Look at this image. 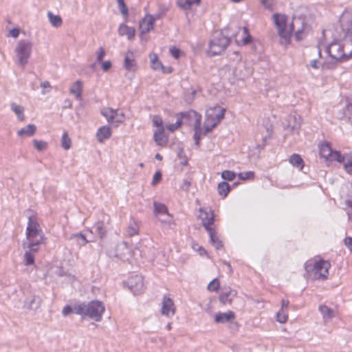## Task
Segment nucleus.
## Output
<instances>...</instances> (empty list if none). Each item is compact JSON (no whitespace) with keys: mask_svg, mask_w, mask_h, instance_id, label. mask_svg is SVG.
<instances>
[{"mask_svg":"<svg viewBox=\"0 0 352 352\" xmlns=\"http://www.w3.org/2000/svg\"><path fill=\"white\" fill-rule=\"evenodd\" d=\"M105 310L103 303L99 300H92L87 303L79 302L74 305V312L83 318L87 316L96 322L102 320Z\"/></svg>","mask_w":352,"mask_h":352,"instance_id":"1","label":"nucleus"},{"mask_svg":"<svg viewBox=\"0 0 352 352\" xmlns=\"http://www.w3.org/2000/svg\"><path fill=\"white\" fill-rule=\"evenodd\" d=\"M330 266L329 262L322 259L318 261H307L304 265L305 270V277L314 280L327 279Z\"/></svg>","mask_w":352,"mask_h":352,"instance_id":"2","label":"nucleus"},{"mask_svg":"<svg viewBox=\"0 0 352 352\" xmlns=\"http://www.w3.org/2000/svg\"><path fill=\"white\" fill-rule=\"evenodd\" d=\"M272 18L280 37V44L285 46L287 45L291 41V31H287V16L275 13L273 14Z\"/></svg>","mask_w":352,"mask_h":352,"instance_id":"3","label":"nucleus"},{"mask_svg":"<svg viewBox=\"0 0 352 352\" xmlns=\"http://www.w3.org/2000/svg\"><path fill=\"white\" fill-rule=\"evenodd\" d=\"M230 41V38L222 32L216 34L209 43L208 53L212 56L220 54L227 48Z\"/></svg>","mask_w":352,"mask_h":352,"instance_id":"4","label":"nucleus"},{"mask_svg":"<svg viewBox=\"0 0 352 352\" xmlns=\"http://www.w3.org/2000/svg\"><path fill=\"white\" fill-rule=\"evenodd\" d=\"M326 52L332 59L336 61L344 62L352 57L351 52L349 54L344 52V45L337 40L331 42L326 47Z\"/></svg>","mask_w":352,"mask_h":352,"instance_id":"5","label":"nucleus"},{"mask_svg":"<svg viewBox=\"0 0 352 352\" xmlns=\"http://www.w3.org/2000/svg\"><path fill=\"white\" fill-rule=\"evenodd\" d=\"M32 52V43L25 40H21L18 42L15 48L17 57V62L21 66H25L30 58Z\"/></svg>","mask_w":352,"mask_h":352,"instance_id":"6","label":"nucleus"},{"mask_svg":"<svg viewBox=\"0 0 352 352\" xmlns=\"http://www.w3.org/2000/svg\"><path fill=\"white\" fill-rule=\"evenodd\" d=\"M26 239L28 241L26 248L32 252H37L38 246L44 243L45 241L43 232L35 233L34 234H31V236L26 234Z\"/></svg>","mask_w":352,"mask_h":352,"instance_id":"7","label":"nucleus"},{"mask_svg":"<svg viewBox=\"0 0 352 352\" xmlns=\"http://www.w3.org/2000/svg\"><path fill=\"white\" fill-rule=\"evenodd\" d=\"M127 284L135 295L140 294L144 289L143 277L141 275L131 276L127 280Z\"/></svg>","mask_w":352,"mask_h":352,"instance_id":"8","label":"nucleus"},{"mask_svg":"<svg viewBox=\"0 0 352 352\" xmlns=\"http://www.w3.org/2000/svg\"><path fill=\"white\" fill-rule=\"evenodd\" d=\"M334 160L339 163H342L344 170L352 175V153H345L344 155L340 152V153H336Z\"/></svg>","mask_w":352,"mask_h":352,"instance_id":"9","label":"nucleus"},{"mask_svg":"<svg viewBox=\"0 0 352 352\" xmlns=\"http://www.w3.org/2000/svg\"><path fill=\"white\" fill-rule=\"evenodd\" d=\"M177 116L180 117L182 123H186L188 125H191L192 122L196 124L198 123V121L199 123L201 121V116L194 110L180 112Z\"/></svg>","mask_w":352,"mask_h":352,"instance_id":"10","label":"nucleus"},{"mask_svg":"<svg viewBox=\"0 0 352 352\" xmlns=\"http://www.w3.org/2000/svg\"><path fill=\"white\" fill-rule=\"evenodd\" d=\"M319 151L321 157L329 161H335L334 155L336 153H340V151H333L330 144L327 142H324L320 144Z\"/></svg>","mask_w":352,"mask_h":352,"instance_id":"11","label":"nucleus"},{"mask_svg":"<svg viewBox=\"0 0 352 352\" xmlns=\"http://www.w3.org/2000/svg\"><path fill=\"white\" fill-rule=\"evenodd\" d=\"M162 314L167 317L173 316L175 313V308L173 300L167 295H164L162 301Z\"/></svg>","mask_w":352,"mask_h":352,"instance_id":"12","label":"nucleus"},{"mask_svg":"<svg viewBox=\"0 0 352 352\" xmlns=\"http://www.w3.org/2000/svg\"><path fill=\"white\" fill-rule=\"evenodd\" d=\"M200 212L201 223L206 231L213 230L214 228H212V225H213L214 221L213 212L210 210L209 211H206L204 210L202 208H200Z\"/></svg>","mask_w":352,"mask_h":352,"instance_id":"13","label":"nucleus"},{"mask_svg":"<svg viewBox=\"0 0 352 352\" xmlns=\"http://www.w3.org/2000/svg\"><path fill=\"white\" fill-rule=\"evenodd\" d=\"M237 292L230 287L221 289L219 300L223 305H228L232 302V299L236 296Z\"/></svg>","mask_w":352,"mask_h":352,"instance_id":"14","label":"nucleus"},{"mask_svg":"<svg viewBox=\"0 0 352 352\" xmlns=\"http://www.w3.org/2000/svg\"><path fill=\"white\" fill-rule=\"evenodd\" d=\"M43 232L37 218L35 215L28 217V226L26 228V234H34L35 233Z\"/></svg>","mask_w":352,"mask_h":352,"instance_id":"15","label":"nucleus"},{"mask_svg":"<svg viewBox=\"0 0 352 352\" xmlns=\"http://www.w3.org/2000/svg\"><path fill=\"white\" fill-rule=\"evenodd\" d=\"M41 302L42 300L39 296L32 295L25 300L23 307L28 310L36 311L40 307Z\"/></svg>","mask_w":352,"mask_h":352,"instance_id":"16","label":"nucleus"},{"mask_svg":"<svg viewBox=\"0 0 352 352\" xmlns=\"http://www.w3.org/2000/svg\"><path fill=\"white\" fill-rule=\"evenodd\" d=\"M155 20L147 14L141 21L140 23V29L142 34H146L153 29Z\"/></svg>","mask_w":352,"mask_h":352,"instance_id":"17","label":"nucleus"},{"mask_svg":"<svg viewBox=\"0 0 352 352\" xmlns=\"http://www.w3.org/2000/svg\"><path fill=\"white\" fill-rule=\"evenodd\" d=\"M340 119L346 118L352 124V100L347 98L344 107L341 111Z\"/></svg>","mask_w":352,"mask_h":352,"instance_id":"18","label":"nucleus"},{"mask_svg":"<svg viewBox=\"0 0 352 352\" xmlns=\"http://www.w3.org/2000/svg\"><path fill=\"white\" fill-rule=\"evenodd\" d=\"M318 310L322 316L324 322H329L335 317V311L333 309L329 308L327 305H322L318 307Z\"/></svg>","mask_w":352,"mask_h":352,"instance_id":"19","label":"nucleus"},{"mask_svg":"<svg viewBox=\"0 0 352 352\" xmlns=\"http://www.w3.org/2000/svg\"><path fill=\"white\" fill-rule=\"evenodd\" d=\"M234 313L232 311H228L224 313L219 312L216 314L214 317V321L217 323L223 324L228 322H230L231 320H234Z\"/></svg>","mask_w":352,"mask_h":352,"instance_id":"20","label":"nucleus"},{"mask_svg":"<svg viewBox=\"0 0 352 352\" xmlns=\"http://www.w3.org/2000/svg\"><path fill=\"white\" fill-rule=\"evenodd\" d=\"M101 114L107 119L109 124H115V118L118 116V110L110 107H104L101 109Z\"/></svg>","mask_w":352,"mask_h":352,"instance_id":"21","label":"nucleus"},{"mask_svg":"<svg viewBox=\"0 0 352 352\" xmlns=\"http://www.w3.org/2000/svg\"><path fill=\"white\" fill-rule=\"evenodd\" d=\"M111 136V130L109 126L100 127L96 132V138L99 142H103Z\"/></svg>","mask_w":352,"mask_h":352,"instance_id":"22","label":"nucleus"},{"mask_svg":"<svg viewBox=\"0 0 352 352\" xmlns=\"http://www.w3.org/2000/svg\"><path fill=\"white\" fill-rule=\"evenodd\" d=\"M154 140L157 145L164 146L167 143V138L164 133V128L161 127L154 132Z\"/></svg>","mask_w":352,"mask_h":352,"instance_id":"23","label":"nucleus"},{"mask_svg":"<svg viewBox=\"0 0 352 352\" xmlns=\"http://www.w3.org/2000/svg\"><path fill=\"white\" fill-rule=\"evenodd\" d=\"M124 67L127 71H134L135 69L136 65L133 52H128L126 53L124 60Z\"/></svg>","mask_w":352,"mask_h":352,"instance_id":"24","label":"nucleus"},{"mask_svg":"<svg viewBox=\"0 0 352 352\" xmlns=\"http://www.w3.org/2000/svg\"><path fill=\"white\" fill-rule=\"evenodd\" d=\"M118 33L120 36L126 35L129 40L135 36V30L134 28L129 27L125 24H121L118 28Z\"/></svg>","mask_w":352,"mask_h":352,"instance_id":"25","label":"nucleus"},{"mask_svg":"<svg viewBox=\"0 0 352 352\" xmlns=\"http://www.w3.org/2000/svg\"><path fill=\"white\" fill-rule=\"evenodd\" d=\"M70 94L75 96L77 100H82V82L80 80H77L70 87Z\"/></svg>","mask_w":352,"mask_h":352,"instance_id":"26","label":"nucleus"},{"mask_svg":"<svg viewBox=\"0 0 352 352\" xmlns=\"http://www.w3.org/2000/svg\"><path fill=\"white\" fill-rule=\"evenodd\" d=\"M210 236V242L217 250H219L223 247L221 241L218 237L214 229L207 231Z\"/></svg>","mask_w":352,"mask_h":352,"instance_id":"27","label":"nucleus"},{"mask_svg":"<svg viewBox=\"0 0 352 352\" xmlns=\"http://www.w3.org/2000/svg\"><path fill=\"white\" fill-rule=\"evenodd\" d=\"M289 161L291 164L300 170L304 167V161L298 154L294 153L292 155Z\"/></svg>","mask_w":352,"mask_h":352,"instance_id":"28","label":"nucleus"},{"mask_svg":"<svg viewBox=\"0 0 352 352\" xmlns=\"http://www.w3.org/2000/svg\"><path fill=\"white\" fill-rule=\"evenodd\" d=\"M154 214L156 217L162 216L168 212V208L165 204L155 201L153 204Z\"/></svg>","mask_w":352,"mask_h":352,"instance_id":"29","label":"nucleus"},{"mask_svg":"<svg viewBox=\"0 0 352 352\" xmlns=\"http://www.w3.org/2000/svg\"><path fill=\"white\" fill-rule=\"evenodd\" d=\"M11 110L17 116V118L20 121L24 120V107L19 105L14 102L11 103L10 104Z\"/></svg>","mask_w":352,"mask_h":352,"instance_id":"30","label":"nucleus"},{"mask_svg":"<svg viewBox=\"0 0 352 352\" xmlns=\"http://www.w3.org/2000/svg\"><path fill=\"white\" fill-rule=\"evenodd\" d=\"M157 218L162 223H163L164 226H167L169 228H172L173 226L175 225L173 218L169 212L162 216H159Z\"/></svg>","mask_w":352,"mask_h":352,"instance_id":"31","label":"nucleus"},{"mask_svg":"<svg viewBox=\"0 0 352 352\" xmlns=\"http://www.w3.org/2000/svg\"><path fill=\"white\" fill-rule=\"evenodd\" d=\"M150 58H151V67L154 70H161L162 69V70H163L164 72H166L164 70V67L162 63L158 59L157 54H151L150 55Z\"/></svg>","mask_w":352,"mask_h":352,"instance_id":"32","label":"nucleus"},{"mask_svg":"<svg viewBox=\"0 0 352 352\" xmlns=\"http://www.w3.org/2000/svg\"><path fill=\"white\" fill-rule=\"evenodd\" d=\"M36 126L32 124H30L22 128L18 131V135L20 136L26 135V136H32L34 134L36 131Z\"/></svg>","mask_w":352,"mask_h":352,"instance_id":"33","label":"nucleus"},{"mask_svg":"<svg viewBox=\"0 0 352 352\" xmlns=\"http://www.w3.org/2000/svg\"><path fill=\"white\" fill-rule=\"evenodd\" d=\"M218 110H219V111L216 113H207V117H208V118L210 117L211 118V120H213L214 122H217V124L224 118V115H225V112H226V110L223 108L219 107Z\"/></svg>","mask_w":352,"mask_h":352,"instance_id":"34","label":"nucleus"},{"mask_svg":"<svg viewBox=\"0 0 352 352\" xmlns=\"http://www.w3.org/2000/svg\"><path fill=\"white\" fill-rule=\"evenodd\" d=\"M169 10V8L164 4H161L158 7V10L154 14H150V16L155 21L162 19Z\"/></svg>","mask_w":352,"mask_h":352,"instance_id":"35","label":"nucleus"},{"mask_svg":"<svg viewBox=\"0 0 352 352\" xmlns=\"http://www.w3.org/2000/svg\"><path fill=\"white\" fill-rule=\"evenodd\" d=\"M138 232L139 226L138 223L133 220L131 221L126 229V235L131 237L135 234H138Z\"/></svg>","mask_w":352,"mask_h":352,"instance_id":"36","label":"nucleus"},{"mask_svg":"<svg viewBox=\"0 0 352 352\" xmlns=\"http://www.w3.org/2000/svg\"><path fill=\"white\" fill-rule=\"evenodd\" d=\"M47 16L50 23L56 28H58L62 25V19L58 15H54L51 12L47 13Z\"/></svg>","mask_w":352,"mask_h":352,"instance_id":"37","label":"nucleus"},{"mask_svg":"<svg viewBox=\"0 0 352 352\" xmlns=\"http://www.w3.org/2000/svg\"><path fill=\"white\" fill-rule=\"evenodd\" d=\"M230 191V185L226 182H221L218 185V192L220 195L226 197Z\"/></svg>","mask_w":352,"mask_h":352,"instance_id":"38","label":"nucleus"},{"mask_svg":"<svg viewBox=\"0 0 352 352\" xmlns=\"http://www.w3.org/2000/svg\"><path fill=\"white\" fill-rule=\"evenodd\" d=\"M96 232L99 235L100 239H102L106 234V229L104 227V223L102 221H98L94 224V226Z\"/></svg>","mask_w":352,"mask_h":352,"instance_id":"39","label":"nucleus"},{"mask_svg":"<svg viewBox=\"0 0 352 352\" xmlns=\"http://www.w3.org/2000/svg\"><path fill=\"white\" fill-rule=\"evenodd\" d=\"M72 239H75L78 244L80 246L85 245L89 242L85 235L82 233H76L72 234Z\"/></svg>","mask_w":352,"mask_h":352,"instance_id":"40","label":"nucleus"},{"mask_svg":"<svg viewBox=\"0 0 352 352\" xmlns=\"http://www.w3.org/2000/svg\"><path fill=\"white\" fill-rule=\"evenodd\" d=\"M242 31H243V37H242L241 42L243 45H246L251 43V41L252 40V37L250 34L247 27H243Z\"/></svg>","mask_w":352,"mask_h":352,"instance_id":"41","label":"nucleus"},{"mask_svg":"<svg viewBox=\"0 0 352 352\" xmlns=\"http://www.w3.org/2000/svg\"><path fill=\"white\" fill-rule=\"evenodd\" d=\"M194 131H195L194 139L195 141V144L197 145H199V140H200L201 135H202L201 129V122L194 124Z\"/></svg>","mask_w":352,"mask_h":352,"instance_id":"42","label":"nucleus"},{"mask_svg":"<svg viewBox=\"0 0 352 352\" xmlns=\"http://www.w3.org/2000/svg\"><path fill=\"white\" fill-rule=\"evenodd\" d=\"M217 125V122H214L211 120V118L209 117H207L206 121L204 123V134L206 135L208 132H210Z\"/></svg>","mask_w":352,"mask_h":352,"instance_id":"43","label":"nucleus"},{"mask_svg":"<svg viewBox=\"0 0 352 352\" xmlns=\"http://www.w3.org/2000/svg\"><path fill=\"white\" fill-rule=\"evenodd\" d=\"M291 119H293L294 121V124H291V121H289V123L287 126L288 128H290L291 131H294L296 130H298L301 125V120L300 118L296 116H293L291 117Z\"/></svg>","mask_w":352,"mask_h":352,"instance_id":"44","label":"nucleus"},{"mask_svg":"<svg viewBox=\"0 0 352 352\" xmlns=\"http://www.w3.org/2000/svg\"><path fill=\"white\" fill-rule=\"evenodd\" d=\"M192 4V0H177V5L184 10H190Z\"/></svg>","mask_w":352,"mask_h":352,"instance_id":"45","label":"nucleus"},{"mask_svg":"<svg viewBox=\"0 0 352 352\" xmlns=\"http://www.w3.org/2000/svg\"><path fill=\"white\" fill-rule=\"evenodd\" d=\"M71 143H72L71 139L68 136L67 133L65 132L63 134L62 138H61L62 147L65 150H68L71 147Z\"/></svg>","mask_w":352,"mask_h":352,"instance_id":"46","label":"nucleus"},{"mask_svg":"<svg viewBox=\"0 0 352 352\" xmlns=\"http://www.w3.org/2000/svg\"><path fill=\"white\" fill-rule=\"evenodd\" d=\"M287 318V311L280 309L276 314V320L280 323H285Z\"/></svg>","mask_w":352,"mask_h":352,"instance_id":"47","label":"nucleus"},{"mask_svg":"<svg viewBox=\"0 0 352 352\" xmlns=\"http://www.w3.org/2000/svg\"><path fill=\"white\" fill-rule=\"evenodd\" d=\"M32 251H26L24 254V262L25 265H30L34 263V256Z\"/></svg>","mask_w":352,"mask_h":352,"instance_id":"48","label":"nucleus"},{"mask_svg":"<svg viewBox=\"0 0 352 352\" xmlns=\"http://www.w3.org/2000/svg\"><path fill=\"white\" fill-rule=\"evenodd\" d=\"M235 177H236L235 173L232 170H223L221 173V177L224 180L232 181L235 178Z\"/></svg>","mask_w":352,"mask_h":352,"instance_id":"49","label":"nucleus"},{"mask_svg":"<svg viewBox=\"0 0 352 352\" xmlns=\"http://www.w3.org/2000/svg\"><path fill=\"white\" fill-rule=\"evenodd\" d=\"M254 177V173L253 171L243 172L239 174V179L242 180L252 179Z\"/></svg>","mask_w":352,"mask_h":352,"instance_id":"50","label":"nucleus"},{"mask_svg":"<svg viewBox=\"0 0 352 352\" xmlns=\"http://www.w3.org/2000/svg\"><path fill=\"white\" fill-rule=\"evenodd\" d=\"M219 287V283L217 278L213 279L208 285V289L210 292H215Z\"/></svg>","mask_w":352,"mask_h":352,"instance_id":"51","label":"nucleus"},{"mask_svg":"<svg viewBox=\"0 0 352 352\" xmlns=\"http://www.w3.org/2000/svg\"><path fill=\"white\" fill-rule=\"evenodd\" d=\"M33 143H34V145L35 146V148L38 150V151H43L47 147V144L46 142H43V141H39V140H33Z\"/></svg>","mask_w":352,"mask_h":352,"instance_id":"52","label":"nucleus"},{"mask_svg":"<svg viewBox=\"0 0 352 352\" xmlns=\"http://www.w3.org/2000/svg\"><path fill=\"white\" fill-rule=\"evenodd\" d=\"M182 124V120L179 118L177 121L174 124H170L167 126V129L170 132H174L178 128L181 126Z\"/></svg>","mask_w":352,"mask_h":352,"instance_id":"53","label":"nucleus"},{"mask_svg":"<svg viewBox=\"0 0 352 352\" xmlns=\"http://www.w3.org/2000/svg\"><path fill=\"white\" fill-rule=\"evenodd\" d=\"M346 206H347V215L349 220L352 222V197H350L349 199L346 201Z\"/></svg>","mask_w":352,"mask_h":352,"instance_id":"54","label":"nucleus"},{"mask_svg":"<svg viewBox=\"0 0 352 352\" xmlns=\"http://www.w3.org/2000/svg\"><path fill=\"white\" fill-rule=\"evenodd\" d=\"M153 124L155 126L161 128L163 127L162 124L163 121L160 116H154L153 118Z\"/></svg>","mask_w":352,"mask_h":352,"instance_id":"55","label":"nucleus"},{"mask_svg":"<svg viewBox=\"0 0 352 352\" xmlns=\"http://www.w3.org/2000/svg\"><path fill=\"white\" fill-rule=\"evenodd\" d=\"M170 54L175 58H179L181 54V50L179 48H177L175 47H170Z\"/></svg>","mask_w":352,"mask_h":352,"instance_id":"56","label":"nucleus"},{"mask_svg":"<svg viewBox=\"0 0 352 352\" xmlns=\"http://www.w3.org/2000/svg\"><path fill=\"white\" fill-rule=\"evenodd\" d=\"M105 55V51L103 47H100L97 52L96 61L100 63Z\"/></svg>","mask_w":352,"mask_h":352,"instance_id":"57","label":"nucleus"},{"mask_svg":"<svg viewBox=\"0 0 352 352\" xmlns=\"http://www.w3.org/2000/svg\"><path fill=\"white\" fill-rule=\"evenodd\" d=\"M124 120V113L123 112L119 113L118 111V116L115 118V125L118 126L119 124L123 122Z\"/></svg>","mask_w":352,"mask_h":352,"instance_id":"58","label":"nucleus"},{"mask_svg":"<svg viewBox=\"0 0 352 352\" xmlns=\"http://www.w3.org/2000/svg\"><path fill=\"white\" fill-rule=\"evenodd\" d=\"M162 179V173L160 170H157L155 173L153 177V182L152 184L153 185H155L158 182H160Z\"/></svg>","mask_w":352,"mask_h":352,"instance_id":"59","label":"nucleus"},{"mask_svg":"<svg viewBox=\"0 0 352 352\" xmlns=\"http://www.w3.org/2000/svg\"><path fill=\"white\" fill-rule=\"evenodd\" d=\"M72 312H74V307H72L70 305H67L63 307L62 314L63 316H67Z\"/></svg>","mask_w":352,"mask_h":352,"instance_id":"60","label":"nucleus"},{"mask_svg":"<svg viewBox=\"0 0 352 352\" xmlns=\"http://www.w3.org/2000/svg\"><path fill=\"white\" fill-rule=\"evenodd\" d=\"M19 35V30L17 28H13L10 30L8 36H12L13 38H17Z\"/></svg>","mask_w":352,"mask_h":352,"instance_id":"61","label":"nucleus"},{"mask_svg":"<svg viewBox=\"0 0 352 352\" xmlns=\"http://www.w3.org/2000/svg\"><path fill=\"white\" fill-rule=\"evenodd\" d=\"M120 8V10L122 13V14L123 15L124 17H126L128 16V8L126 6V5L124 3L123 5H122L121 6L119 7Z\"/></svg>","mask_w":352,"mask_h":352,"instance_id":"62","label":"nucleus"},{"mask_svg":"<svg viewBox=\"0 0 352 352\" xmlns=\"http://www.w3.org/2000/svg\"><path fill=\"white\" fill-rule=\"evenodd\" d=\"M191 185V182L187 179H184L182 184V186L181 188L184 190H188L189 189V187Z\"/></svg>","mask_w":352,"mask_h":352,"instance_id":"63","label":"nucleus"},{"mask_svg":"<svg viewBox=\"0 0 352 352\" xmlns=\"http://www.w3.org/2000/svg\"><path fill=\"white\" fill-rule=\"evenodd\" d=\"M111 67V63L109 60L104 61L102 65V68L104 72L109 70Z\"/></svg>","mask_w":352,"mask_h":352,"instance_id":"64","label":"nucleus"}]
</instances>
